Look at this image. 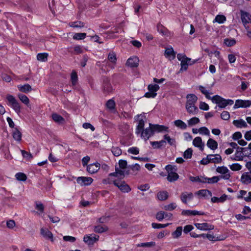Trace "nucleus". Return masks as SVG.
<instances>
[{
    "label": "nucleus",
    "instance_id": "nucleus-1",
    "mask_svg": "<svg viewBox=\"0 0 251 251\" xmlns=\"http://www.w3.org/2000/svg\"><path fill=\"white\" fill-rule=\"evenodd\" d=\"M144 115L145 113H143V114L137 115L134 117L135 121H138V124L136 127L135 133L137 135L140 134L142 138L144 139L145 141H147V140L154 135V132L152 126H150V123L149 124V127L144 129L145 120L143 119H139L140 117H144L145 119H146Z\"/></svg>",
    "mask_w": 251,
    "mask_h": 251
},
{
    "label": "nucleus",
    "instance_id": "nucleus-2",
    "mask_svg": "<svg viewBox=\"0 0 251 251\" xmlns=\"http://www.w3.org/2000/svg\"><path fill=\"white\" fill-rule=\"evenodd\" d=\"M6 99L7 100V105L11 107L16 113L20 114L21 112V106L15 98L13 95L8 94L6 95Z\"/></svg>",
    "mask_w": 251,
    "mask_h": 251
},
{
    "label": "nucleus",
    "instance_id": "nucleus-3",
    "mask_svg": "<svg viewBox=\"0 0 251 251\" xmlns=\"http://www.w3.org/2000/svg\"><path fill=\"white\" fill-rule=\"evenodd\" d=\"M113 184L123 193H128L131 191L130 186L122 179L113 180Z\"/></svg>",
    "mask_w": 251,
    "mask_h": 251
},
{
    "label": "nucleus",
    "instance_id": "nucleus-4",
    "mask_svg": "<svg viewBox=\"0 0 251 251\" xmlns=\"http://www.w3.org/2000/svg\"><path fill=\"white\" fill-rule=\"evenodd\" d=\"M211 100L213 103L217 104V105L215 106V109H216L217 107L221 108H225L227 106V102L226 101V99L223 98L219 95H216L213 96L211 98Z\"/></svg>",
    "mask_w": 251,
    "mask_h": 251
},
{
    "label": "nucleus",
    "instance_id": "nucleus-5",
    "mask_svg": "<svg viewBox=\"0 0 251 251\" xmlns=\"http://www.w3.org/2000/svg\"><path fill=\"white\" fill-rule=\"evenodd\" d=\"M99 236L94 234L85 235L83 237V241L89 246L93 245L99 240Z\"/></svg>",
    "mask_w": 251,
    "mask_h": 251
},
{
    "label": "nucleus",
    "instance_id": "nucleus-6",
    "mask_svg": "<svg viewBox=\"0 0 251 251\" xmlns=\"http://www.w3.org/2000/svg\"><path fill=\"white\" fill-rule=\"evenodd\" d=\"M251 106V100L238 99L236 100L233 106L234 109L239 108H247Z\"/></svg>",
    "mask_w": 251,
    "mask_h": 251
},
{
    "label": "nucleus",
    "instance_id": "nucleus-7",
    "mask_svg": "<svg viewBox=\"0 0 251 251\" xmlns=\"http://www.w3.org/2000/svg\"><path fill=\"white\" fill-rule=\"evenodd\" d=\"M102 88L103 92L109 93L112 91V87L110 83V79L106 76L102 77Z\"/></svg>",
    "mask_w": 251,
    "mask_h": 251
},
{
    "label": "nucleus",
    "instance_id": "nucleus-8",
    "mask_svg": "<svg viewBox=\"0 0 251 251\" xmlns=\"http://www.w3.org/2000/svg\"><path fill=\"white\" fill-rule=\"evenodd\" d=\"M240 13L242 22L245 28H247L246 25L251 23V15L248 12L242 10H240Z\"/></svg>",
    "mask_w": 251,
    "mask_h": 251
},
{
    "label": "nucleus",
    "instance_id": "nucleus-9",
    "mask_svg": "<svg viewBox=\"0 0 251 251\" xmlns=\"http://www.w3.org/2000/svg\"><path fill=\"white\" fill-rule=\"evenodd\" d=\"M77 182L81 185H90L93 181V179L90 177L79 176L76 179Z\"/></svg>",
    "mask_w": 251,
    "mask_h": 251
},
{
    "label": "nucleus",
    "instance_id": "nucleus-10",
    "mask_svg": "<svg viewBox=\"0 0 251 251\" xmlns=\"http://www.w3.org/2000/svg\"><path fill=\"white\" fill-rule=\"evenodd\" d=\"M150 126H152L154 132H162L163 131L169 132V129L168 126L164 125H160L158 124H152L150 123Z\"/></svg>",
    "mask_w": 251,
    "mask_h": 251
},
{
    "label": "nucleus",
    "instance_id": "nucleus-11",
    "mask_svg": "<svg viewBox=\"0 0 251 251\" xmlns=\"http://www.w3.org/2000/svg\"><path fill=\"white\" fill-rule=\"evenodd\" d=\"M139 59L137 56L128 58L126 62V66L131 68L137 67L139 65Z\"/></svg>",
    "mask_w": 251,
    "mask_h": 251
},
{
    "label": "nucleus",
    "instance_id": "nucleus-12",
    "mask_svg": "<svg viewBox=\"0 0 251 251\" xmlns=\"http://www.w3.org/2000/svg\"><path fill=\"white\" fill-rule=\"evenodd\" d=\"M195 226L201 230H212L214 228V226L209 225L207 223H195L194 224Z\"/></svg>",
    "mask_w": 251,
    "mask_h": 251
},
{
    "label": "nucleus",
    "instance_id": "nucleus-13",
    "mask_svg": "<svg viewBox=\"0 0 251 251\" xmlns=\"http://www.w3.org/2000/svg\"><path fill=\"white\" fill-rule=\"evenodd\" d=\"M241 182L246 185L251 183V172L244 173L241 177Z\"/></svg>",
    "mask_w": 251,
    "mask_h": 251
},
{
    "label": "nucleus",
    "instance_id": "nucleus-14",
    "mask_svg": "<svg viewBox=\"0 0 251 251\" xmlns=\"http://www.w3.org/2000/svg\"><path fill=\"white\" fill-rule=\"evenodd\" d=\"M100 168V164L96 162L89 164L87 166V171L90 174H93L97 173Z\"/></svg>",
    "mask_w": 251,
    "mask_h": 251
},
{
    "label": "nucleus",
    "instance_id": "nucleus-15",
    "mask_svg": "<svg viewBox=\"0 0 251 251\" xmlns=\"http://www.w3.org/2000/svg\"><path fill=\"white\" fill-rule=\"evenodd\" d=\"M41 234L46 239L50 240L52 242L54 241L53 234L48 229L42 228Z\"/></svg>",
    "mask_w": 251,
    "mask_h": 251
},
{
    "label": "nucleus",
    "instance_id": "nucleus-16",
    "mask_svg": "<svg viewBox=\"0 0 251 251\" xmlns=\"http://www.w3.org/2000/svg\"><path fill=\"white\" fill-rule=\"evenodd\" d=\"M181 214L184 216L190 215H204V212L199 211L197 210H183L181 212Z\"/></svg>",
    "mask_w": 251,
    "mask_h": 251
},
{
    "label": "nucleus",
    "instance_id": "nucleus-17",
    "mask_svg": "<svg viewBox=\"0 0 251 251\" xmlns=\"http://www.w3.org/2000/svg\"><path fill=\"white\" fill-rule=\"evenodd\" d=\"M187 101L186 104H195L198 100V97L195 94H190L186 96Z\"/></svg>",
    "mask_w": 251,
    "mask_h": 251
},
{
    "label": "nucleus",
    "instance_id": "nucleus-18",
    "mask_svg": "<svg viewBox=\"0 0 251 251\" xmlns=\"http://www.w3.org/2000/svg\"><path fill=\"white\" fill-rule=\"evenodd\" d=\"M124 175V170L119 169L116 166H115V172L110 173L109 176H114L117 177V179H122V176Z\"/></svg>",
    "mask_w": 251,
    "mask_h": 251
},
{
    "label": "nucleus",
    "instance_id": "nucleus-19",
    "mask_svg": "<svg viewBox=\"0 0 251 251\" xmlns=\"http://www.w3.org/2000/svg\"><path fill=\"white\" fill-rule=\"evenodd\" d=\"M193 145L196 147L199 148L202 151L204 148V143L202 142V139L200 137H196L193 141Z\"/></svg>",
    "mask_w": 251,
    "mask_h": 251
},
{
    "label": "nucleus",
    "instance_id": "nucleus-20",
    "mask_svg": "<svg viewBox=\"0 0 251 251\" xmlns=\"http://www.w3.org/2000/svg\"><path fill=\"white\" fill-rule=\"evenodd\" d=\"M17 88L20 91L25 93H28L32 90L31 86L27 83L23 85H19Z\"/></svg>",
    "mask_w": 251,
    "mask_h": 251
},
{
    "label": "nucleus",
    "instance_id": "nucleus-21",
    "mask_svg": "<svg viewBox=\"0 0 251 251\" xmlns=\"http://www.w3.org/2000/svg\"><path fill=\"white\" fill-rule=\"evenodd\" d=\"M12 137L18 142H20L22 140V133L17 127L14 128L12 131Z\"/></svg>",
    "mask_w": 251,
    "mask_h": 251
},
{
    "label": "nucleus",
    "instance_id": "nucleus-22",
    "mask_svg": "<svg viewBox=\"0 0 251 251\" xmlns=\"http://www.w3.org/2000/svg\"><path fill=\"white\" fill-rule=\"evenodd\" d=\"M186 109L188 113L192 114H196L199 112L198 108L195 106V104H186Z\"/></svg>",
    "mask_w": 251,
    "mask_h": 251
},
{
    "label": "nucleus",
    "instance_id": "nucleus-23",
    "mask_svg": "<svg viewBox=\"0 0 251 251\" xmlns=\"http://www.w3.org/2000/svg\"><path fill=\"white\" fill-rule=\"evenodd\" d=\"M108 230V227L107 226L105 225H98L94 226V231L96 233H102L103 232H104L105 231H107Z\"/></svg>",
    "mask_w": 251,
    "mask_h": 251
},
{
    "label": "nucleus",
    "instance_id": "nucleus-24",
    "mask_svg": "<svg viewBox=\"0 0 251 251\" xmlns=\"http://www.w3.org/2000/svg\"><path fill=\"white\" fill-rule=\"evenodd\" d=\"M150 144L153 149H160L162 146H164L166 144V141L162 140L159 141H151Z\"/></svg>",
    "mask_w": 251,
    "mask_h": 251
},
{
    "label": "nucleus",
    "instance_id": "nucleus-25",
    "mask_svg": "<svg viewBox=\"0 0 251 251\" xmlns=\"http://www.w3.org/2000/svg\"><path fill=\"white\" fill-rule=\"evenodd\" d=\"M227 196L226 194H223L220 198H218L216 197H213L211 199V201L213 203H223L227 199Z\"/></svg>",
    "mask_w": 251,
    "mask_h": 251
},
{
    "label": "nucleus",
    "instance_id": "nucleus-26",
    "mask_svg": "<svg viewBox=\"0 0 251 251\" xmlns=\"http://www.w3.org/2000/svg\"><path fill=\"white\" fill-rule=\"evenodd\" d=\"M207 146L211 150H215L218 148V143L214 139L209 138L207 141Z\"/></svg>",
    "mask_w": 251,
    "mask_h": 251
},
{
    "label": "nucleus",
    "instance_id": "nucleus-27",
    "mask_svg": "<svg viewBox=\"0 0 251 251\" xmlns=\"http://www.w3.org/2000/svg\"><path fill=\"white\" fill-rule=\"evenodd\" d=\"M51 117L52 120L58 124H63L65 122L64 118L57 113H53Z\"/></svg>",
    "mask_w": 251,
    "mask_h": 251
},
{
    "label": "nucleus",
    "instance_id": "nucleus-28",
    "mask_svg": "<svg viewBox=\"0 0 251 251\" xmlns=\"http://www.w3.org/2000/svg\"><path fill=\"white\" fill-rule=\"evenodd\" d=\"M71 81L72 86H75L76 85L78 81V75L75 70H73L71 74Z\"/></svg>",
    "mask_w": 251,
    "mask_h": 251
},
{
    "label": "nucleus",
    "instance_id": "nucleus-29",
    "mask_svg": "<svg viewBox=\"0 0 251 251\" xmlns=\"http://www.w3.org/2000/svg\"><path fill=\"white\" fill-rule=\"evenodd\" d=\"M233 124L237 127H246L248 126L245 121L242 119L234 120Z\"/></svg>",
    "mask_w": 251,
    "mask_h": 251
},
{
    "label": "nucleus",
    "instance_id": "nucleus-30",
    "mask_svg": "<svg viewBox=\"0 0 251 251\" xmlns=\"http://www.w3.org/2000/svg\"><path fill=\"white\" fill-rule=\"evenodd\" d=\"M157 197L159 200L165 201L168 198V193L166 191H159L157 194Z\"/></svg>",
    "mask_w": 251,
    "mask_h": 251
},
{
    "label": "nucleus",
    "instance_id": "nucleus-31",
    "mask_svg": "<svg viewBox=\"0 0 251 251\" xmlns=\"http://www.w3.org/2000/svg\"><path fill=\"white\" fill-rule=\"evenodd\" d=\"M214 155V156L213 157L209 158V160H210V162L215 164L221 163L222 161L221 156L218 154H216Z\"/></svg>",
    "mask_w": 251,
    "mask_h": 251
},
{
    "label": "nucleus",
    "instance_id": "nucleus-32",
    "mask_svg": "<svg viewBox=\"0 0 251 251\" xmlns=\"http://www.w3.org/2000/svg\"><path fill=\"white\" fill-rule=\"evenodd\" d=\"M106 107L111 110L113 113H115V102L112 99L109 100L106 103Z\"/></svg>",
    "mask_w": 251,
    "mask_h": 251
},
{
    "label": "nucleus",
    "instance_id": "nucleus-33",
    "mask_svg": "<svg viewBox=\"0 0 251 251\" xmlns=\"http://www.w3.org/2000/svg\"><path fill=\"white\" fill-rule=\"evenodd\" d=\"M18 97L19 99H20V100L23 103L25 104L27 106H28V104H29V100L26 95H25L23 94L20 93L18 95Z\"/></svg>",
    "mask_w": 251,
    "mask_h": 251
},
{
    "label": "nucleus",
    "instance_id": "nucleus-34",
    "mask_svg": "<svg viewBox=\"0 0 251 251\" xmlns=\"http://www.w3.org/2000/svg\"><path fill=\"white\" fill-rule=\"evenodd\" d=\"M174 124L176 126L179 127L181 129H185L187 127L186 124L181 120H176L175 121Z\"/></svg>",
    "mask_w": 251,
    "mask_h": 251
},
{
    "label": "nucleus",
    "instance_id": "nucleus-35",
    "mask_svg": "<svg viewBox=\"0 0 251 251\" xmlns=\"http://www.w3.org/2000/svg\"><path fill=\"white\" fill-rule=\"evenodd\" d=\"M182 231V226H178L176 227V230L174 231L172 233V236L174 238H178L179 237Z\"/></svg>",
    "mask_w": 251,
    "mask_h": 251
},
{
    "label": "nucleus",
    "instance_id": "nucleus-36",
    "mask_svg": "<svg viewBox=\"0 0 251 251\" xmlns=\"http://www.w3.org/2000/svg\"><path fill=\"white\" fill-rule=\"evenodd\" d=\"M178 177V175L176 172H174L172 174H168L167 178L169 182H173L176 181Z\"/></svg>",
    "mask_w": 251,
    "mask_h": 251
},
{
    "label": "nucleus",
    "instance_id": "nucleus-37",
    "mask_svg": "<svg viewBox=\"0 0 251 251\" xmlns=\"http://www.w3.org/2000/svg\"><path fill=\"white\" fill-rule=\"evenodd\" d=\"M159 86L156 84H151L148 86L149 91L153 93H156V92L159 90Z\"/></svg>",
    "mask_w": 251,
    "mask_h": 251
},
{
    "label": "nucleus",
    "instance_id": "nucleus-38",
    "mask_svg": "<svg viewBox=\"0 0 251 251\" xmlns=\"http://www.w3.org/2000/svg\"><path fill=\"white\" fill-rule=\"evenodd\" d=\"M107 58L110 62L112 63H114V64H115L116 63V61H117L116 55V53L114 51H111L109 52V53H108V55Z\"/></svg>",
    "mask_w": 251,
    "mask_h": 251
},
{
    "label": "nucleus",
    "instance_id": "nucleus-39",
    "mask_svg": "<svg viewBox=\"0 0 251 251\" xmlns=\"http://www.w3.org/2000/svg\"><path fill=\"white\" fill-rule=\"evenodd\" d=\"M48 56L47 53H39L37 55V59L39 61L46 62L48 60Z\"/></svg>",
    "mask_w": 251,
    "mask_h": 251
},
{
    "label": "nucleus",
    "instance_id": "nucleus-40",
    "mask_svg": "<svg viewBox=\"0 0 251 251\" xmlns=\"http://www.w3.org/2000/svg\"><path fill=\"white\" fill-rule=\"evenodd\" d=\"M199 89L202 94L205 95V97L207 99L211 100L212 97H211L210 96V95H209L210 93L208 92V91L207 90H206L205 89V88L204 86L200 85L199 86Z\"/></svg>",
    "mask_w": 251,
    "mask_h": 251
},
{
    "label": "nucleus",
    "instance_id": "nucleus-41",
    "mask_svg": "<svg viewBox=\"0 0 251 251\" xmlns=\"http://www.w3.org/2000/svg\"><path fill=\"white\" fill-rule=\"evenodd\" d=\"M164 140H166L170 146L175 145L176 144V140L175 138H172L168 134H165L163 136Z\"/></svg>",
    "mask_w": 251,
    "mask_h": 251
},
{
    "label": "nucleus",
    "instance_id": "nucleus-42",
    "mask_svg": "<svg viewBox=\"0 0 251 251\" xmlns=\"http://www.w3.org/2000/svg\"><path fill=\"white\" fill-rule=\"evenodd\" d=\"M226 21V17L223 15H218L216 16L214 22L219 24H223Z\"/></svg>",
    "mask_w": 251,
    "mask_h": 251
},
{
    "label": "nucleus",
    "instance_id": "nucleus-43",
    "mask_svg": "<svg viewBox=\"0 0 251 251\" xmlns=\"http://www.w3.org/2000/svg\"><path fill=\"white\" fill-rule=\"evenodd\" d=\"M69 25L70 26L76 28V27H82L84 26L83 22L81 21H76L74 22L70 23Z\"/></svg>",
    "mask_w": 251,
    "mask_h": 251
},
{
    "label": "nucleus",
    "instance_id": "nucleus-44",
    "mask_svg": "<svg viewBox=\"0 0 251 251\" xmlns=\"http://www.w3.org/2000/svg\"><path fill=\"white\" fill-rule=\"evenodd\" d=\"M207 193H208L210 196H212L211 192L210 190L207 189H201L199 190L196 192V194L198 195H201L202 197H204L206 196Z\"/></svg>",
    "mask_w": 251,
    "mask_h": 251
},
{
    "label": "nucleus",
    "instance_id": "nucleus-45",
    "mask_svg": "<svg viewBox=\"0 0 251 251\" xmlns=\"http://www.w3.org/2000/svg\"><path fill=\"white\" fill-rule=\"evenodd\" d=\"M193 150L192 148L187 149L183 153V157L185 159H190L193 155Z\"/></svg>",
    "mask_w": 251,
    "mask_h": 251
},
{
    "label": "nucleus",
    "instance_id": "nucleus-46",
    "mask_svg": "<svg viewBox=\"0 0 251 251\" xmlns=\"http://www.w3.org/2000/svg\"><path fill=\"white\" fill-rule=\"evenodd\" d=\"M157 31L163 35L167 34L168 32L167 29L160 24H158L157 25Z\"/></svg>",
    "mask_w": 251,
    "mask_h": 251
},
{
    "label": "nucleus",
    "instance_id": "nucleus-47",
    "mask_svg": "<svg viewBox=\"0 0 251 251\" xmlns=\"http://www.w3.org/2000/svg\"><path fill=\"white\" fill-rule=\"evenodd\" d=\"M165 169L166 170L168 174H172L174 172H176L177 171V168L176 166H173L170 164L166 166Z\"/></svg>",
    "mask_w": 251,
    "mask_h": 251
},
{
    "label": "nucleus",
    "instance_id": "nucleus-48",
    "mask_svg": "<svg viewBox=\"0 0 251 251\" xmlns=\"http://www.w3.org/2000/svg\"><path fill=\"white\" fill-rule=\"evenodd\" d=\"M86 36L85 33H76L74 35L73 38L76 40H82L85 38Z\"/></svg>",
    "mask_w": 251,
    "mask_h": 251
},
{
    "label": "nucleus",
    "instance_id": "nucleus-49",
    "mask_svg": "<svg viewBox=\"0 0 251 251\" xmlns=\"http://www.w3.org/2000/svg\"><path fill=\"white\" fill-rule=\"evenodd\" d=\"M15 177L18 180L25 181L26 180L27 177L25 174L23 173H18L15 175Z\"/></svg>",
    "mask_w": 251,
    "mask_h": 251
},
{
    "label": "nucleus",
    "instance_id": "nucleus-50",
    "mask_svg": "<svg viewBox=\"0 0 251 251\" xmlns=\"http://www.w3.org/2000/svg\"><path fill=\"white\" fill-rule=\"evenodd\" d=\"M236 43L234 39L226 38L224 39V44L227 47H231L234 46Z\"/></svg>",
    "mask_w": 251,
    "mask_h": 251
},
{
    "label": "nucleus",
    "instance_id": "nucleus-51",
    "mask_svg": "<svg viewBox=\"0 0 251 251\" xmlns=\"http://www.w3.org/2000/svg\"><path fill=\"white\" fill-rule=\"evenodd\" d=\"M111 151L115 156H118L122 154V150L117 147H113L111 149Z\"/></svg>",
    "mask_w": 251,
    "mask_h": 251
},
{
    "label": "nucleus",
    "instance_id": "nucleus-52",
    "mask_svg": "<svg viewBox=\"0 0 251 251\" xmlns=\"http://www.w3.org/2000/svg\"><path fill=\"white\" fill-rule=\"evenodd\" d=\"M216 171L222 175L226 174L229 172V170L226 166L218 167L216 169Z\"/></svg>",
    "mask_w": 251,
    "mask_h": 251
},
{
    "label": "nucleus",
    "instance_id": "nucleus-53",
    "mask_svg": "<svg viewBox=\"0 0 251 251\" xmlns=\"http://www.w3.org/2000/svg\"><path fill=\"white\" fill-rule=\"evenodd\" d=\"M119 168L120 170L126 169L127 166V163L126 160L120 159L119 161Z\"/></svg>",
    "mask_w": 251,
    "mask_h": 251
},
{
    "label": "nucleus",
    "instance_id": "nucleus-54",
    "mask_svg": "<svg viewBox=\"0 0 251 251\" xmlns=\"http://www.w3.org/2000/svg\"><path fill=\"white\" fill-rule=\"evenodd\" d=\"M176 207V203L172 202L169 204L165 205L164 206L163 208L165 210L172 211L175 209Z\"/></svg>",
    "mask_w": 251,
    "mask_h": 251
},
{
    "label": "nucleus",
    "instance_id": "nucleus-55",
    "mask_svg": "<svg viewBox=\"0 0 251 251\" xmlns=\"http://www.w3.org/2000/svg\"><path fill=\"white\" fill-rule=\"evenodd\" d=\"M181 70L187 71L188 69V62L187 60V57L184 58V59L180 61Z\"/></svg>",
    "mask_w": 251,
    "mask_h": 251
},
{
    "label": "nucleus",
    "instance_id": "nucleus-56",
    "mask_svg": "<svg viewBox=\"0 0 251 251\" xmlns=\"http://www.w3.org/2000/svg\"><path fill=\"white\" fill-rule=\"evenodd\" d=\"M214 155L213 154H208L207 155L206 157L202 158L200 161V164L202 165H207L209 163H210V160H209V157H213Z\"/></svg>",
    "mask_w": 251,
    "mask_h": 251
},
{
    "label": "nucleus",
    "instance_id": "nucleus-57",
    "mask_svg": "<svg viewBox=\"0 0 251 251\" xmlns=\"http://www.w3.org/2000/svg\"><path fill=\"white\" fill-rule=\"evenodd\" d=\"M155 245V243L154 242H150L147 243H142L141 244H139L137 246L140 247H153Z\"/></svg>",
    "mask_w": 251,
    "mask_h": 251
},
{
    "label": "nucleus",
    "instance_id": "nucleus-58",
    "mask_svg": "<svg viewBox=\"0 0 251 251\" xmlns=\"http://www.w3.org/2000/svg\"><path fill=\"white\" fill-rule=\"evenodd\" d=\"M230 169L234 171H239L242 169V166L239 163H233L229 166Z\"/></svg>",
    "mask_w": 251,
    "mask_h": 251
},
{
    "label": "nucleus",
    "instance_id": "nucleus-59",
    "mask_svg": "<svg viewBox=\"0 0 251 251\" xmlns=\"http://www.w3.org/2000/svg\"><path fill=\"white\" fill-rule=\"evenodd\" d=\"M200 122V120L198 118L193 117L191 118L188 121V124L189 126L195 125Z\"/></svg>",
    "mask_w": 251,
    "mask_h": 251
},
{
    "label": "nucleus",
    "instance_id": "nucleus-60",
    "mask_svg": "<svg viewBox=\"0 0 251 251\" xmlns=\"http://www.w3.org/2000/svg\"><path fill=\"white\" fill-rule=\"evenodd\" d=\"M199 132L201 134H204L206 135L209 136L210 135L209 130H208V129L207 127H206L205 126H202V127H200L199 129Z\"/></svg>",
    "mask_w": 251,
    "mask_h": 251
},
{
    "label": "nucleus",
    "instance_id": "nucleus-61",
    "mask_svg": "<svg viewBox=\"0 0 251 251\" xmlns=\"http://www.w3.org/2000/svg\"><path fill=\"white\" fill-rule=\"evenodd\" d=\"M21 153L24 158H26L28 160H30L32 158L33 156L32 154L25 151L21 150Z\"/></svg>",
    "mask_w": 251,
    "mask_h": 251
},
{
    "label": "nucleus",
    "instance_id": "nucleus-62",
    "mask_svg": "<svg viewBox=\"0 0 251 251\" xmlns=\"http://www.w3.org/2000/svg\"><path fill=\"white\" fill-rule=\"evenodd\" d=\"M127 152L129 153L137 155L139 153V150L137 147H131L128 149Z\"/></svg>",
    "mask_w": 251,
    "mask_h": 251
},
{
    "label": "nucleus",
    "instance_id": "nucleus-63",
    "mask_svg": "<svg viewBox=\"0 0 251 251\" xmlns=\"http://www.w3.org/2000/svg\"><path fill=\"white\" fill-rule=\"evenodd\" d=\"M221 118L224 120H228L230 118V114L228 111H224L221 114Z\"/></svg>",
    "mask_w": 251,
    "mask_h": 251
},
{
    "label": "nucleus",
    "instance_id": "nucleus-64",
    "mask_svg": "<svg viewBox=\"0 0 251 251\" xmlns=\"http://www.w3.org/2000/svg\"><path fill=\"white\" fill-rule=\"evenodd\" d=\"M89 59V57L87 54H84L83 55V58L82 60L80 62V65L82 67H85L86 65V63L88 61Z\"/></svg>",
    "mask_w": 251,
    "mask_h": 251
}]
</instances>
